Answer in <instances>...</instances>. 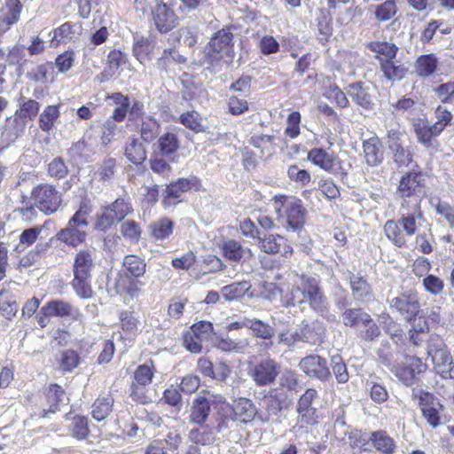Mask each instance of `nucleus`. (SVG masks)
Returning a JSON list of instances; mask_svg holds the SVG:
<instances>
[{
  "instance_id": "62",
  "label": "nucleus",
  "mask_w": 454,
  "mask_h": 454,
  "mask_svg": "<svg viewBox=\"0 0 454 454\" xmlns=\"http://www.w3.org/2000/svg\"><path fill=\"white\" fill-rule=\"evenodd\" d=\"M80 363V356L73 349H66L60 355L59 367L63 372H72Z\"/></svg>"
},
{
  "instance_id": "52",
  "label": "nucleus",
  "mask_w": 454,
  "mask_h": 454,
  "mask_svg": "<svg viewBox=\"0 0 454 454\" xmlns=\"http://www.w3.org/2000/svg\"><path fill=\"white\" fill-rule=\"evenodd\" d=\"M188 438L192 445H207L213 442L214 434L208 426L201 424L189 432Z\"/></svg>"
},
{
  "instance_id": "44",
  "label": "nucleus",
  "mask_w": 454,
  "mask_h": 454,
  "mask_svg": "<svg viewBox=\"0 0 454 454\" xmlns=\"http://www.w3.org/2000/svg\"><path fill=\"white\" fill-rule=\"evenodd\" d=\"M438 67V59L434 54L419 57L415 63V73L419 77H428L434 74Z\"/></svg>"
},
{
  "instance_id": "40",
  "label": "nucleus",
  "mask_w": 454,
  "mask_h": 454,
  "mask_svg": "<svg viewBox=\"0 0 454 454\" xmlns=\"http://www.w3.org/2000/svg\"><path fill=\"white\" fill-rule=\"evenodd\" d=\"M383 231L387 239L390 240L395 247H403L406 246V235L403 231V228L400 225L399 220H387L383 226Z\"/></svg>"
},
{
  "instance_id": "6",
  "label": "nucleus",
  "mask_w": 454,
  "mask_h": 454,
  "mask_svg": "<svg viewBox=\"0 0 454 454\" xmlns=\"http://www.w3.org/2000/svg\"><path fill=\"white\" fill-rule=\"evenodd\" d=\"M133 212L129 200L118 198L110 205L104 207L103 212L96 218L95 229L98 231H108L114 223L121 222Z\"/></svg>"
},
{
  "instance_id": "30",
  "label": "nucleus",
  "mask_w": 454,
  "mask_h": 454,
  "mask_svg": "<svg viewBox=\"0 0 454 454\" xmlns=\"http://www.w3.org/2000/svg\"><path fill=\"white\" fill-rule=\"evenodd\" d=\"M222 250L223 256L236 262L253 257L250 248L243 247L240 242L235 239H227L223 242Z\"/></svg>"
},
{
  "instance_id": "10",
  "label": "nucleus",
  "mask_w": 454,
  "mask_h": 454,
  "mask_svg": "<svg viewBox=\"0 0 454 454\" xmlns=\"http://www.w3.org/2000/svg\"><path fill=\"white\" fill-rule=\"evenodd\" d=\"M387 301L389 308L408 322L414 321L417 317H421L423 315L416 293L404 292L398 296L388 299Z\"/></svg>"
},
{
  "instance_id": "21",
  "label": "nucleus",
  "mask_w": 454,
  "mask_h": 454,
  "mask_svg": "<svg viewBox=\"0 0 454 454\" xmlns=\"http://www.w3.org/2000/svg\"><path fill=\"white\" fill-rule=\"evenodd\" d=\"M200 180L196 176L179 178L176 182L171 183L164 190L163 202L168 204L176 203L181 198L182 193L191 190H198Z\"/></svg>"
},
{
  "instance_id": "50",
  "label": "nucleus",
  "mask_w": 454,
  "mask_h": 454,
  "mask_svg": "<svg viewBox=\"0 0 454 454\" xmlns=\"http://www.w3.org/2000/svg\"><path fill=\"white\" fill-rule=\"evenodd\" d=\"M210 409L204 400L199 395L193 402L191 408L189 420L191 423L201 425L208 418Z\"/></svg>"
},
{
  "instance_id": "2",
  "label": "nucleus",
  "mask_w": 454,
  "mask_h": 454,
  "mask_svg": "<svg viewBox=\"0 0 454 454\" xmlns=\"http://www.w3.org/2000/svg\"><path fill=\"white\" fill-rule=\"evenodd\" d=\"M379 362L387 367L405 387H412L418 376L427 371V365L416 356L403 355L394 349L388 341H382L377 350Z\"/></svg>"
},
{
  "instance_id": "64",
  "label": "nucleus",
  "mask_w": 454,
  "mask_h": 454,
  "mask_svg": "<svg viewBox=\"0 0 454 454\" xmlns=\"http://www.w3.org/2000/svg\"><path fill=\"white\" fill-rule=\"evenodd\" d=\"M434 92L442 103L454 105V82L440 84L434 88Z\"/></svg>"
},
{
  "instance_id": "32",
  "label": "nucleus",
  "mask_w": 454,
  "mask_h": 454,
  "mask_svg": "<svg viewBox=\"0 0 454 454\" xmlns=\"http://www.w3.org/2000/svg\"><path fill=\"white\" fill-rule=\"evenodd\" d=\"M303 333V341L309 344H317L322 341L325 334V327L323 322L314 320L311 322L303 321L301 324Z\"/></svg>"
},
{
  "instance_id": "59",
  "label": "nucleus",
  "mask_w": 454,
  "mask_h": 454,
  "mask_svg": "<svg viewBox=\"0 0 454 454\" xmlns=\"http://www.w3.org/2000/svg\"><path fill=\"white\" fill-rule=\"evenodd\" d=\"M158 145L162 154L170 155L178 150L179 140L176 134L168 132L160 137Z\"/></svg>"
},
{
  "instance_id": "31",
  "label": "nucleus",
  "mask_w": 454,
  "mask_h": 454,
  "mask_svg": "<svg viewBox=\"0 0 454 454\" xmlns=\"http://www.w3.org/2000/svg\"><path fill=\"white\" fill-rule=\"evenodd\" d=\"M414 131L418 141L427 148H434L437 145L436 137L441 135L437 129L434 130L433 124L429 125L424 121L415 123Z\"/></svg>"
},
{
  "instance_id": "14",
  "label": "nucleus",
  "mask_w": 454,
  "mask_h": 454,
  "mask_svg": "<svg viewBox=\"0 0 454 454\" xmlns=\"http://www.w3.org/2000/svg\"><path fill=\"white\" fill-rule=\"evenodd\" d=\"M279 364L271 358L257 363L250 371V376L257 386H268L273 383L278 375Z\"/></svg>"
},
{
  "instance_id": "53",
  "label": "nucleus",
  "mask_w": 454,
  "mask_h": 454,
  "mask_svg": "<svg viewBox=\"0 0 454 454\" xmlns=\"http://www.w3.org/2000/svg\"><path fill=\"white\" fill-rule=\"evenodd\" d=\"M116 122V121H114V119L110 117L100 127L96 129H91L90 132L92 135L93 133L98 135L101 144L107 145L114 139L116 135L118 129Z\"/></svg>"
},
{
  "instance_id": "28",
  "label": "nucleus",
  "mask_w": 454,
  "mask_h": 454,
  "mask_svg": "<svg viewBox=\"0 0 454 454\" xmlns=\"http://www.w3.org/2000/svg\"><path fill=\"white\" fill-rule=\"evenodd\" d=\"M233 417L232 419L241 423H249L254 420L257 410L250 399L239 398L233 402L231 406Z\"/></svg>"
},
{
  "instance_id": "47",
  "label": "nucleus",
  "mask_w": 454,
  "mask_h": 454,
  "mask_svg": "<svg viewBox=\"0 0 454 454\" xmlns=\"http://www.w3.org/2000/svg\"><path fill=\"white\" fill-rule=\"evenodd\" d=\"M125 156L133 164L138 165L146 160V150L136 137H132L125 147Z\"/></svg>"
},
{
  "instance_id": "3",
  "label": "nucleus",
  "mask_w": 454,
  "mask_h": 454,
  "mask_svg": "<svg viewBox=\"0 0 454 454\" xmlns=\"http://www.w3.org/2000/svg\"><path fill=\"white\" fill-rule=\"evenodd\" d=\"M94 248H83L76 252L73 262V279L70 283L75 294L81 299L92 297V272L96 267Z\"/></svg>"
},
{
  "instance_id": "13",
  "label": "nucleus",
  "mask_w": 454,
  "mask_h": 454,
  "mask_svg": "<svg viewBox=\"0 0 454 454\" xmlns=\"http://www.w3.org/2000/svg\"><path fill=\"white\" fill-rule=\"evenodd\" d=\"M299 368L309 377L327 381L331 372L325 358L318 355H310L303 357L299 363Z\"/></svg>"
},
{
  "instance_id": "16",
  "label": "nucleus",
  "mask_w": 454,
  "mask_h": 454,
  "mask_svg": "<svg viewBox=\"0 0 454 454\" xmlns=\"http://www.w3.org/2000/svg\"><path fill=\"white\" fill-rule=\"evenodd\" d=\"M41 311L46 316H51V317H68L75 321L81 320L82 317L78 308L61 299H53L47 301L41 308Z\"/></svg>"
},
{
  "instance_id": "15",
  "label": "nucleus",
  "mask_w": 454,
  "mask_h": 454,
  "mask_svg": "<svg viewBox=\"0 0 454 454\" xmlns=\"http://www.w3.org/2000/svg\"><path fill=\"white\" fill-rule=\"evenodd\" d=\"M153 365L147 364L137 366L134 372V381L130 386V396L140 403L145 400V387L149 385L153 378Z\"/></svg>"
},
{
  "instance_id": "63",
  "label": "nucleus",
  "mask_w": 454,
  "mask_h": 454,
  "mask_svg": "<svg viewBox=\"0 0 454 454\" xmlns=\"http://www.w3.org/2000/svg\"><path fill=\"white\" fill-rule=\"evenodd\" d=\"M18 311L15 301H11L5 289L0 291V313L8 320L12 319Z\"/></svg>"
},
{
  "instance_id": "43",
  "label": "nucleus",
  "mask_w": 454,
  "mask_h": 454,
  "mask_svg": "<svg viewBox=\"0 0 454 454\" xmlns=\"http://www.w3.org/2000/svg\"><path fill=\"white\" fill-rule=\"evenodd\" d=\"M60 112L59 106L56 105H50L43 108L39 115L38 125L39 128L46 133H50L55 128V122L59 118Z\"/></svg>"
},
{
  "instance_id": "57",
  "label": "nucleus",
  "mask_w": 454,
  "mask_h": 454,
  "mask_svg": "<svg viewBox=\"0 0 454 454\" xmlns=\"http://www.w3.org/2000/svg\"><path fill=\"white\" fill-rule=\"evenodd\" d=\"M70 432L72 436L77 440H85L90 434L88 419L81 415L74 416L70 425Z\"/></svg>"
},
{
  "instance_id": "39",
  "label": "nucleus",
  "mask_w": 454,
  "mask_h": 454,
  "mask_svg": "<svg viewBox=\"0 0 454 454\" xmlns=\"http://www.w3.org/2000/svg\"><path fill=\"white\" fill-rule=\"evenodd\" d=\"M380 68L383 73L384 77L390 82L403 79L408 72V69L404 65L395 59L382 61L380 64Z\"/></svg>"
},
{
  "instance_id": "49",
  "label": "nucleus",
  "mask_w": 454,
  "mask_h": 454,
  "mask_svg": "<svg viewBox=\"0 0 454 454\" xmlns=\"http://www.w3.org/2000/svg\"><path fill=\"white\" fill-rule=\"evenodd\" d=\"M173 222L169 218L163 217L153 222L149 226V230L153 239L162 240L170 236L173 232Z\"/></svg>"
},
{
  "instance_id": "42",
  "label": "nucleus",
  "mask_w": 454,
  "mask_h": 454,
  "mask_svg": "<svg viewBox=\"0 0 454 454\" xmlns=\"http://www.w3.org/2000/svg\"><path fill=\"white\" fill-rule=\"evenodd\" d=\"M139 131L141 138L145 142L150 143L159 137L160 124L154 117L146 115L141 120Z\"/></svg>"
},
{
  "instance_id": "17",
  "label": "nucleus",
  "mask_w": 454,
  "mask_h": 454,
  "mask_svg": "<svg viewBox=\"0 0 454 454\" xmlns=\"http://www.w3.org/2000/svg\"><path fill=\"white\" fill-rule=\"evenodd\" d=\"M27 121L17 116L8 117L1 131L0 143L3 147H8L21 137L25 132Z\"/></svg>"
},
{
  "instance_id": "35",
  "label": "nucleus",
  "mask_w": 454,
  "mask_h": 454,
  "mask_svg": "<svg viewBox=\"0 0 454 454\" xmlns=\"http://www.w3.org/2000/svg\"><path fill=\"white\" fill-rule=\"evenodd\" d=\"M128 60L127 55L120 50H113L107 56L106 65L103 72L99 74L101 82L113 77L120 68Z\"/></svg>"
},
{
  "instance_id": "7",
  "label": "nucleus",
  "mask_w": 454,
  "mask_h": 454,
  "mask_svg": "<svg viewBox=\"0 0 454 454\" xmlns=\"http://www.w3.org/2000/svg\"><path fill=\"white\" fill-rule=\"evenodd\" d=\"M427 353L433 361L434 370L442 379H454L453 359L442 340H431Z\"/></svg>"
},
{
  "instance_id": "9",
  "label": "nucleus",
  "mask_w": 454,
  "mask_h": 454,
  "mask_svg": "<svg viewBox=\"0 0 454 454\" xmlns=\"http://www.w3.org/2000/svg\"><path fill=\"white\" fill-rule=\"evenodd\" d=\"M232 38L233 35L230 28H223L216 32L208 43L206 54L207 61L214 64L224 58L231 59L233 51Z\"/></svg>"
},
{
  "instance_id": "33",
  "label": "nucleus",
  "mask_w": 454,
  "mask_h": 454,
  "mask_svg": "<svg viewBox=\"0 0 454 454\" xmlns=\"http://www.w3.org/2000/svg\"><path fill=\"white\" fill-rule=\"evenodd\" d=\"M367 48L376 54V59L380 64L382 61L395 59L398 52V47L386 41H374L368 43Z\"/></svg>"
},
{
  "instance_id": "55",
  "label": "nucleus",
  "mask_w": 454,
  "mask_h": 454,
  "mask_svg": "<svg viewBox=\"0 0 454 454\" xmlns=\"http://www.w3.org/2000/svg\"><path fill=\"white\" fill-rule=\"evenodd\" d=\"M248 329L254 336L263 340H270L275 335L273 326L256 318H249Z\"/></svg>"
},
{
  "instance_id": "48",
  "label": "nucleus",
  "mask_w": 454,
  "mask_h": 454,
  "mask_svg": "<svg viewBox=\"0 0 454 454\" xmlns=\"http://www.w3.org/2000/svg\"><path fill=\"white\" fill-rule=\"evenodd\" d=\"M18 106L19 108L15 112L17 116L24 120H27V118L33 120L38 114L41 106L35 99L20 96L18 98Z\"/></svg>"
},
{
  "instance_id": "4",
  "label": "nucleus",
  "mask_w": 454,
  "mask_h": 454,
  "mask_svg": "<svg viewBox=\"0 0 454 454\" xmlns=\"http://www.w3.org/2000/svg\"><path fill=\"white\" fill-rule=\"evenodd\" d=\"M278 219L285 221L284 226L294 231H301L305 223L306 208L300 199L293 196L276 195L272 199Z\"/></svg>"
},
{
  "instance_id": "56",
  "label": "nucleus",
  "mask_w": 454,
  "mask_h": 454,
  "mask_svg": "<svg viewBox=\"0 0 454 454\" xmlns=\"http://www.w3.org/2000/svg\"><path fill=\"white\" fill-rule=\"evenodd\" d=\"M397 11L395 0H386L375 6L374 16L377 20L386 22L390 20L396 14Z\"/></svg>"
},
{
  "instance_id": "51",
  "label": "nucleus",
  "mask_w": 454,
  "mask_h": 454,
  "mask_svg": "<svg viewBox=\"0 0 454 454\" xmlns=\"http://www.w3.org/2000/svg\"><path fill=\"white\" fill-rule=\"evenodd\" d=\"M53 63L47 61L29 70L27 73V77L35 82L48 83L50 76L53 74Z\"/></svg>"
},
{
  "instance_id": "60",
  "label": "nucleus",
  "mask_w": 454,
  "mask_h": 454,
  "mask_svg": "<svg viewBox=\"0 0 454 454\" xmlns=\"http://www.w3.org/2000/svg\"><path fill=\"white\" fill-rule=\"evenodd\" d=\"M247 282L233 283L222 288V295L226 301H233L242 297L249 289Z\"/></svg>"
},
{
  "instance_id": "25",
  "label": "nucleus",
  "mask_w": 454,
  "mask_h": 454,
  "mask_svg": "<svg viewBox=\"0 0 454 454\" xmlns=\"http://www.w3.org/2000/svg\"><path fill=\"white\" fill-rule=\"evenodd\" d=\"M348 275L353 298L359 302L371 301L373 294L372 288L367 279L361 276L360 273L355 274L348 271Z\"/></svg>"
},
{
  "instance_id": "37",
  "label": "nucleus",
  "mask_w": 454,
  "mask_h": 454,
  "mask_svg": "<svg viewBox=\"0 0 454 454\" xmlns=\"http://www.w3.org/2000/svg\"><path fill=\"white\" fill-rule=\"evenodd\" d=\"M114 403V400L110 394L100 395L92 405V417L98 421L104 420L111 414Z\"/></svg>"
},
{
  "instance_id": "54",
  "label": "nucleus",
  "mask_w": 454,
  "mask_h": 454,
  "mask_svg": "<svg viewBox=\"0 0 454 454\" xmlns=\"http://www.w3.org/2000/svg\"><path fill=\"white\" fill-rule=\"evenodd\" d=\"M250 144L255 148L261 149L262 154H272L278 146L276 137L270 135H254L250 137Z\"/></svg>"
},
{
  "instance_id": "20",
  "label": "nucleus",
  "mask_w": 454,
  "mask_h": 454,
  "mask_svg": "<svg viewBox=\"0 0 454 454\" xmlns=\"http://www.w3.org/2000/svg\"><path fill=\"white\" fill-rule=\"evenodd\" d=\"M82 31V24L79 22L67 21L49 33L51 44L53 47L60 43H67L79 38Z\"/></svg>"
},
{
  "instance_id": "19",
  "label": "nucleus",
  "mask_w": 454,
  "mask_h": 454,
  "mask_svg": "<svg viewBox=\"0 0 454 454\" xmlns=\"http://www.w3.org/2000/svg\"><path fill=\"white\" fill-rule=\"evenodd\" d=\"M257 246L260 250L269 254L280 253L283 256L293 254V247L287 244L286 239L278 234H268L259 237Z\"/></svg>"
},
{
  "instance_id": "45",
  "label": "nucleus",
  "mask_w": 454,
  "mask_h": 454,
  "mask_svg": "<svg viewBox=\"0 0 454 454\" xmlns=\"http://www.w3.org/2000/svg\"><path fill=\"white\" fill-rule=\"evenodd\" d=\"M185 62V58L182 56L175 48L165 49L161 56L157 59L156 66L160 70L168 72L176 64Z\"/></svg>"
},
{
  "instance_id": "22",
  "label": "nucleus",
  "mask_w": 454,
  "mask_h": 454,
  "mask_svg": "<svg viewBox=\"0 0 454 454\" xmlns=\"http://www.w3.org/2000/svg\"><path fill=\"white\" fill-rule=\"evenodd\" d=\"M153 20L160 33H168L177 25L174 11L166 4H157L152 10Z\"/></svg>"
},
{
  "instance_id": "23",
  "label": "nucleus",
  "mask_w": 454,
  "mask_h": 454,
  "mask_svg": "<svg viewBox=\"0 0 454 454\" xmlns=\"http://www.w3.org/2000/svg\"><path fill=\"white\" fill-rule=\"evenodd\" d=\"M347 94L352 101L365 110L373 108V98L371 85L364 82H356L348 84Z\"/></svg>"
},
{
  "instance_id": "58",
  "label": "nucleus",
  "mask_w": 454,
  "mask_h": 454,
  "mask_svg": "<svg viewBox=\"0 0 454 454\" xmlns=\"http://www.w3.org/2000/svg\"><path fill=\"white\" fill-rule=\"evenodd\" d=\"M342 322L346 326L355 327L358 323L368 321L369 314L361 308L346 309L342 312Z\"/></svg>"
},
{
  "instance_id": "46",
  "label": "nucleus",
  "mask_w": 454,
  "mask_h": 454,
  "mask_svg": "<svg viewBox=\"0 0 454 454\" xmlns=\"http://www.w3.org/2000/svg\"><path fill=\"white\" fill-rule=\"evenodd\" d=\"M116 105L114 109L111 118L117 122H121L125 120L128 111L130 106V100L128 96L123 95L121 92L113 93L108 97Z\"/></svg>"
},
{
  "instance_id": "26",
  "label": "nucleus",
  "mask_w": 454,
  "mask_h": 454,
  "mask_svg": "<svg viewBox=\"0 0 454 454\" xmlns=\"http://www.w3.org/2000/svg\"><path fill=\"white\" fill-rule=\"evenodd\" d=\"M363 151L365 163L370 167L380 166L384 160L382 144L377 136L363 141Z\"/></svg>"
},
{
  "instance_id": "41",
  "label": "nucleus",
  "mask_w": 454,
  "mask_h": 454,
  "mask_svg": "<svg viewBox=\"0 0 454 454\" xmlns=\"http://www.w3.org/2000/svg\"><path fill=\"white\" fill-rule=\"evenodd\" d=\"M122 266L132 278H139L146 272V262L135 254H127L123 258Z\"/></svg>"
},
{
  "instance_id": "8",
  "label": "nucleus",
  "mask_w": 454,
  "mask_h": 454,
  "mask_svg": "<svg viewBox=\"0 0 454 454\" xmlns=\"http://www.w3.org/2000/svg\"><path fill=\"white\" fill-rule=\"evenodd\" d=\"M31 199L36 207L46 215L57 212L62 203L60 192L54 185L49 184H40L34 187Z\"/></svg>"
},
{
  "instance_id": "29",
  "label": "nucleus",
  "mask_w": 454,
  "mask_h": 454,
  "mask_svg": "<svg viewBox=\"0 0 454 454\" xmlns=\"http://www.w3.org/2000/svg\"><path fill=\"white\" fill-rule=\"evenodd\" d=\"M5 8L6 12L0 15V35L6 33L20 20L23 5L20 0H6Z\"/></svg>"
},
{
  "instance_id": "5",
  "label": "nucleus",
  "mask_w": 454,
  "mask_h": 454,
  "mask_svg": "<svg viewBox=\"0 0 454 454\" xmlns=\"http://www.w3.org/2000/svg\"><path fill=\"white\" fill-rule=\"evenodd\" d=\"M426 174L421 171H409L402 176L396 187L395 195L401 200L400 206L421 205L427 196Z\"/></svg>"
},
{
  "instance_id": "18",
  "label": "nucleus",
  "mask_w": 454,
  "mask_h": 454,
  "mask_svg": "<svg viewBox=\"0 0 454 454\" xmlns=\"http://www.w3.org/2000/svg\"><path fill=\"white\" fill-rule=\"evenodd\" d=\"M87 226L71 217L67 226L57 233V238L66 245L76 247L85 241L87 237L85 228Z\"/></svg>"
},
{
  "instance_id": "34",
  "label": "nucleus",
  "mask_w": 454,
  "mask_h": 454,
  "mask_svg": "<svg viewBox=\"0 0 454 454\" xmlns=\"http://www.w3.org/2000/svg\"><path fill=\"white\" fill-rule=\"evenodd\" d=\"M45 398L50 404V407L48 410L43 409L42 415L43 418L48 417L50 413H55L59 410V406L64 404L67 400L63 388L57 384H53L49 387L45 393Z\"/></svg>"
},
{
  "instance_id": "38",
  "label": "nucleus",
  "mask_w": 454,
  "mask_h": 454,
  "mask_svg": "<svg viewBox=\"0 0 454 454\" xmlns=\"http://www.w3.org/2000/svg\"><path fill=\"white\" fill-rule=\"evenodd\" d=\"M370 439L373 447L383 454H393L396 449L394 439L386 431L372 432L370 434Z\"/></svg>"
},
{
  "instance_id": "61",
  "label": "nucleus",
  "mask_w": 454,
  "mask_h": 454,
  "mask_svg": "<svg viewBox=\"0 0 454 454\" xmlns=\"http://www.w3.org/2000/svg\"><path fill=\"white\" fill-rule=\"evenodd\" d=\"M215 347L224 352H241L247 346V341H235L229 336L217 337L215 343Z\"/></svg>"
},
{
  "instance_id": "36",
  "label": "nucleus",
  "mask_w": 454,
  "mask_h": 454,
  "mask_svg": "<svg viewBox=\"0 0 454 454\" xmlns=\"http://www.w3.org/2000/svg\"><path fill=\"white\" fill-rule=\"evenodd\" d=\"M308 160L326 172H332L334 167L335 155L323 148H313L308 153Z\"/></svg>"
},
{
  "instance_id": "12",
  "label": "nucleus",
  "mask_w": 454,
  "mask_h": 454,
  "mask_svg": "<svg viewBox=\"0 0 454 454\" xmlns=\"http://www.w3.org/2000/svg\"><path fill=\"white\" fill-rule=\"evenodd\" d=\"M398 220L403 231L408 237L421 234L420 230L428 225L421 205L400 206Z\"/></svg>"
},
{
  "instance_id": "11",
  "label": "nucleus",
  "mask_w": 454,
  "mask_h": 454,
  "mask_svg": "<svg viewBox=\"0 0 454 454\" xmlns=\"http://www.w3.org/2000/svg\"><path fill=\"white\" fill-rule=\"evenodd\" d=\"M412 397L419 401L422 415L427 422L434 428L441 424L440 412L443 405L433 394L423 389H413Z\"/></svg>"
},
{
  "instance_id": "24",
  "label": "nucleus",
  "mask_w": 454,
  "mask_h": 454,
  "mask_svg": "<svg viewBox=\"0 0 454 454\" xmlns=\"http://www.w3.org/2000/svg\"><path fill=\"white\" fill-rule=\"evenodd\" d=\"M317 397V392L314 388H308L300 397L296 411L299 415L298 419L301 423L313 425L316 423V409L312 406V402Z\"/></svg>"
},
{
  "instance_id": "1",
  "label": "nucleus",
  "mask_w": 454,
  "mask_h": 454,
  "mask_svg": "<svg viewBox=\"0 0 454 454\" xmlns=\"http://www.w3.org/2000/svg\"><path fill=\"white\" fill-rule=\"evenodd\" d=\"M294 278L291 290H286L284 286L278 287L277 292H283L281 304L285 308L294 307L308 303L309 308L325 316L329 312L326 296L320 286V281L306 275L300 277V283Z\"/></svg>"
},
{
  "instance_id": "27",
  "label": "nucleus",
  "mask_w": 454,
  "mask_h": 454,
  "mask_svg": "<svg viewBox=\"0 0 454 454\" xmlns=\"http://www.w3.org/2000/svg\"><path fill=\"white\" fill-rule=\"evenodd\" d=\"M156 42L151 37L136 35L133 40V55L142 64L152 60Z\"/></svg>"
}]
</instances>
